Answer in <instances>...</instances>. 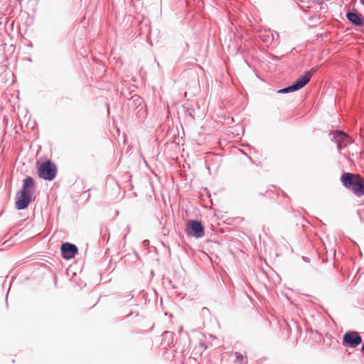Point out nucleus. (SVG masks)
<instances>
[{
  "label": "nucleus",
  "instance_id": "1a4fd4ad",
  "mask_svg": "<svg viewBox=\"0 0 364 364\" xmlns=\"http://www.w3.org/2000/svg\"><path fill=\"white\" fill-rule=\"evenodd\" d=\"M296 91H297V90L296 89L295 86L292 83L291 85H289L286 87H284L282 89L277 90V92L279 94H287V93H290V92H296Z\"/></svg>",
  "mask_w": 364,
  "mask_h": 364
},
{
  "label": "nucleus",
  "instance_id": "f8f14e48",
  "mask_svg": "<svg viewBox=\"0 0 364 364\" xmlns=\"http://www.w3.org/2000/svg\"><path fill=\"white\" fill-rule=\"evenodd\" d=\"M317 70H318V68L317 67H314L311 70H307L306 72H309V73L310 75V78H311L312 75H314L315 73H316Z\"/></svg>",
  "mask_w": 364,
  "mask_h": 364
},
{
  "label": "nucleus",
  "instance_id": "9b49d317",
  "mask_svg": "<svg viewBox=\"0 0 364 364\" xmlns=\"http://www.w3.org/2000/svg\"><path fill=\"white\" fill-rule=\"evenodd\" d=\"M132 99L134 100V102H135L136 104H138V105H140L142 101V99L138 95H134L132 97Z\"/></svg>",
  "mask_w": 364,
  "mask_h": 364
},
{
  "label": "nucleus",
  "instance_id": "6e6552de",
  "mask_svg": "<svg viewBox=\"0 0 364 364\" xmlns=\"http://www.w3.org/2000/svg\"><path fill=\"white\" fill-rule=\"evenodd\" d=\"M310 81V75L309 72H305L304 74L296 79L294 82L297 90L304 87Z\"/></svg>",
  "mask_w": 364,
  "mask_h": 364
},
{
  "label": "nucleus",
  "instance_id": "423d86ee",
  "mask_svg": "<svg viewBox=\"0 0 364 364\" xmlns=\"http://www.w3.org/2000/svg\"><path fill=\"white\" fill-rule=\"evenodd\" d=\"M333 136L332 140L337 144V149L341 151L346 147L348 144H351V139L349 136L343 131L336 130L331 132Z\"/></svg>",
  "mask_w": 364,
  "mask_h": 364
},
{
  "label": "nucleus",
  "instance_id": "4468645a",
  "mask_svg": "<svg viewBox=\"0 0 364 364\" xmlns=\"http://www.w3.org/2000/svg\"><path fill=\"white\" fill-rule=\"evenodd\" d=\"M302 258H303V259H304L305 262H309V259L308 257H303Z\"/></svg>",
  "mask_w": 364,
  "mask_h": 364
},
{
  "label": "nucleus",
  "instance_id": "f03ea898",
  "mask_svg": "<svg viewBox=\"0 0 364 364\" xmlns=\"http://www.w3.org/2000/svg\"><path fill=\"white\" fill-rule=\"evenodd\" d=\"M342 185L358 198L364 196V178L359 174L343 172L340 178Z\"/></svg>",
  "mask_w": 364,
  "mask_h": 364
},
{
  "label": "nucleus",
  "instance_id": "7ed1b4c3",
  "mask_svg": "<svg viewBox=\"0 0 364 364\" xmlns=\"http://www.w3.org/2000/svg\"><path fill=\"white\" fill-rule=\"evenodd\" d=\"M57 173L56 164L50 159L42 162L38 168L39 178L46 181H53L56 177Z\"/></svg>",
  "mask_w": 364,
  "mask_h": 364
},
{
  "label": "nucleus",
  "instance_id": "9d476101",
  "mask_svg": "<svg viewBox=\"0 0 364 364\" xmlns=\"http://www.w3.org/2000/svg\"><path fill=\"white\" fill-rule=\"evenodd\" d=\"M235 355L236 360H237L238 364H247V358H245L241 353L235 352Z\"/></svg>",
  "mask_w": 364,
  "mask_h": 364
},
{
  "label": "nucleus",
  "instance_id": "0eeeda50",
  "mask_svg": "<svg viewBox=\"0 0 364 364\" xmlns=\"http://www.w3.org/2000/svg\"><path fill=\"white\" fill-rule=\"evenodd\" d=\"M60 252L63 259H70L77 254L78 248L75 245L66 242L61 245Z\"/></svg>",
  "mask_w": 364,
  "mask_h": 364
},
{
  "label": "nucleus",
  "instance_id": "ddd939ff",
  "mask_svg": "<svg viewBox=\"0 0 364 364\" xmlns=\"http://www.w3.org/2000/svg\"><path fill=\"white\" fill-rule=\"evenodd\" d=\"M164 335L165 337L168 336H170L172 338V340L173 339V336H174V333L173 332H171V331H165L164 333Z\"/></svg>",
  "mask_w": 364,
  "mask_h": 364
},
{
  "label": "nucleus",
  "instance_id": "f257e3e1",
  "mask_svg": "<svg viewBox=\"0 0 364 364\" xmlns=\"http://www.w3.org/2000/svg\"><path fill=\"white\" fill-rule=\"evenodd\" d=\"M34 186V179L31 176H27L23 181L21 190L17 192L16 196L15 204L17 210H21L26 209L34 199V198H33Z\"/></svg>",
  "mask_w": 364,
  "mask_h": 364
},
{
  "label": "nucleus",
  "instance_id": "39448f33",
  "mask_svg": "<svg viewBox=\"0 0 364 364\" xmlns=\"http://www.w3.org/2000/svg\"><path fill=\"white\" fill-rule=\"evenodd\" d=\"M363 342V338L356 331H346L343 336L342 344L351 348H355Z\"/></svg>",
  "mask_w": 364,
  "mask_h": 364
},
{
  "label": "nucleus",
  "instance_id": "20e7f679",
  "mask_svg": "<svg viewBox=\"0 0 364 364\" xmlns=\"http://www.w3.org/2000/svg\"><path fill=\"white\" fill-rule=\"evenodd\" d=\"M186 232L188 236L202 238L205 235V228L198 220H190L186 223Z\"/></svg>",
  "mask_w": 364,
  "mask_h": 364
}]
</instances>
